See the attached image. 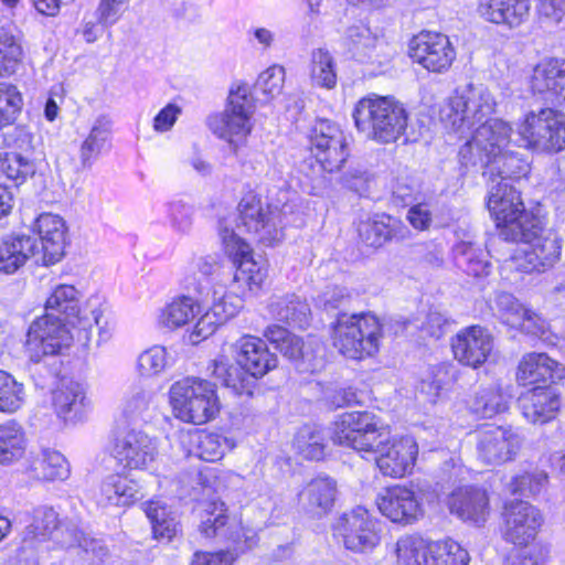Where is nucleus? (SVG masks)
I'll return each mask as SVG.
<instances>
[{
  "instance_id": "nucleus-5",
  "label": "nucleus",
  "mask_w": 565,
  "mask_h": 565,
  "mask_svg": "<svg viewBox=\"0 0 565 565\" xmlns=\"http://www.w3.org/2000/svg\"><path fill=\"white\" fill-rule=\"evenodd\" d=\"M168 396L173 417L184 424L205 425L214 420L222 409L216 383L199 376L175 381Z\"/></svg>"
},
{
  "instance_id": "nucleus-28",
  "label": "nucleus",
  "mask_w": 565,
  "mask_h": 565,
  "mask_svg": "<svg viewBox=\"0 0 565 565\" xmlns=\"http://www.w3.org/2000/svg\"><path fill=\"white\" fill-rule=\"evenodd\" d=\"M337 494V481L330 476L318 475L301 487L297 502L305 513L322 516L333 509Z\"/></svg>"
},
{
  "instance_id": "nucleus-12",
  "label": "nucleus",
  "mask_w": 565,
  "mask_h": 565,
  "mask_svg": "<svg viewBox=\"0 0 565 565\" xmlns=\"http://www.w3.org/2000/svg\"><path fill=\"white\" fill-rule=\"evenodd\" d=\"M159 321L171 331L194 322L189 332V341L194 345L213 335L218 328V323L204 306L195 298L185 295L173 297L161 310Z\"/></svg>"
},
{
  "instance_id": "nucleus-14",
  "label": "nucleus",
  "mask_w": 565,
  "mask_h": 565,
  "mask_svg": "<svg viewBox=\"0 0 565 565\" xmlns=\"http://www.w3.org/2000/svg\"><path fill=\"white\" fill-rule=\"evenodd\" d=\"M66 530L65 521L52 507H36L28 518L20 537L17 555L26 561L43 550L55 546Z\"/></svg>"
},
{
  "instance_id": "nucleus-9",
  "label": "nucleus",
  "mask_w": 565,
  "mask_h": 565,
  "mask_svg": "<svg viewBox=\"0 0 565 565\" xmlns=\"http://www.w3.org/2000/svg\"><path fill=\"white\" fill-rule=\"evenodd\" d=\"M306 150L311 167L321 173L341 171L350 158L349 142L340 125L327 119H317L307 135Z\"/></svg>"
},
{
  "instance_id": "nucleus-55",
  "label": "nucleus",
  "mask_w": 565,
  "mask_h": 565,
  "mask_svg": "<svg viewBox=\"0 0 565 565\" xmlns=\"http://www.w3.org/2000/svg\"><path fill=\"white\" fill-rule=\"evenodd\" d=\"M565 15V0H537L536 18L540 23L557 24Z\"/></svg>"
},
{
  "instance_id": "nucleus-13",
  "label": "nucleus",
  "mask_w": 565,
  "mask_h": 565,
  "mask_svg": "<svg viewBox=\"0 0 565 565\" xmlns=\"http://www.w3.org/2000/svg\"><path fill=\"white\" fill-rule=\"evenodd\" d=\"M332 533L345 550L367 554L381 544L382 524L366 509L356 507L338 518L332 525Z\"/></svg>"
},
{
  "instance_id": "nucleus-29",
  "label": "nucleus",
  "mask_w": 565,
  "mask_h": 565,
  "mask_svg": "<svg viewBox=\"0 0 565 565\" xmlns=\"http://www.w3.org/2000/svg\"><path fill=\"white\" fill-rule=\"evenodd\" d=\"M532 93L565 99V60L547 57L532 67Z\"/></svg>"
},
{
  "instance_id": "nucleus-46",
  "label": "nucleus",
  "mask_w": 565,
  "mask_h": 565,
  "mask_svg": "<svg viewBox=\"0 0 565 565\" xmlns=\"http://www.w3.org/2000/svg\"><path fill=\"white\" fill-rule=\"evenodd\" d=\"M25 403V388L11 373L0 370V413L14 414Z\"/></svg>"
},
{
  "instance_id": "nucleus-45",
  "label": "nucleus",
  "mask_w": 565,
  "mask_h": 565,
  "mask_svg": "<svg viewBox=\"0 0 565 565\" xmlns=\"http://www.w3.org/2000/svg\"><path fill=\"white\" fill-rule=\"evenodd\" d=\"M373 414L369 411H350L338 415L331 424L330 439L342 447Z\"/></svg>"
},
{
  "instance_id": "nucleus-56",
  "label": "nucleus",
  "mask_w": 565,
  "mask_h": 565,
  "mask_svg": "<svg viewBox=\"0 0 565 565\" xmlns=\"http://www.w3.org/2000/svg\"><path fill=\"white\" fill-rule=\"evenodd\" d=\"M128 0H99L96 9L97 21L103 26L115 24L127 6Z\"/></svg>"
},
{
  "instance_id": "nucleus-8",
  "label": "nucleus",
  "mask_w": 565,
  "mask_h": 565,
  "mask_svg": "<svg viewBox=\"0 0 565 565\" xmlns=\"http://www.w3.org/2000/svg\"><path fill=\"white\" fill-rule=\"evenodd\" d=\"M79 329L61 321L58 318L40 315L30 323L24 342L29 361L40 363L46 358L60 356L74 341L85 347L90 340L79 337Z\"/></svg>"
},
{
  "instance_id": "nucleus-11",
  "label": "nucleus",
  "mask_w": 565,
  "mask_h": 565,
  "mask_svg": "<svg viewBox=\"0 0 565 565\" xmlns=\"http://www.w3.org/2000/svg\"><path fill=\"white\" fill-rule=\"evenodd\" d=\"M218 236L223 253L234 268L233 281L250 292L260 291L268 276V267L256 260L250 243L228 226L221 227Z\"/></svg>"
},
{
  "instance_id": "nucleus-16",
  "label": "nucleus",
  "mask_w": 565,
  "mask_h": 565,
  "mask_svg": "<svg viewBox=\"0 0 565 565\" xmlns=\"http://www.w3.org/2000/svg\"><path fill=\"white\" fill-rule=\"evenodd\" d=\"M373 455L374 466L384 478L404 479L413 475L419 446L409 435H394L377 441Z\"/></svg>"
},
{
  "instance_id": "nucleus-63",
  "label": "nucleus",
  "mask_w": 565,
  "mask_h": 565,
  "mask_svg": "<svg viewBox=\"0 0 565 565\" xmlns=\"http://www.w3.org/2000/svg\"><path fill=\"white\" fill-rule=\"evenodd\" d=\"M100 132L99 128L94 127L83 141L81 147V158L83 162L90 160L98 152Z\"/></svg>"
},
{
  "instance_id": "nucleus-6",
  "label": "nucleus",
  "mask_w": 565,
  "mask_h": 565,
  "mask_svg": "<svg viewBox=\"0 0 565 565\" xmlns=\"http://www.w3.org/2000/svg\"><path fill=\"white\" fill-rule=\"evenodd\" d=\"M257 98L252 86L244 81L231 84L222 111L213 113L206 118L207 128L220 139L231 145L246 141L254 128V115Z\"/></svg>"
},
{
  "instance_id": "nucleus-51",
  "label": "nucleus",
  "mask_w": 565,
  "mask_h": 565,
  "mask_svg": "<svg viewBox=\"0 0 565 565\" xmlns=\"http://www.w3.org/2000/svg\"><path fill=\"white\" fill-rule=\"evenodd\" d=\"M35 465V470L46 481L63 480L68 475V465L65 457L55 450H44Z\"/></svg>"
},
{
  "instance_id": "nucleus-25",
  "label": "nucleus",
  "mask_w": 565,
  "mask_h": 565,
  "mask_svg": "<svg viewBox=\"0 0 565 565\" xmlns=\"http://www.w3.org/2000/svg\"><path fill=\"white\" fill-rule=\"evenodd\" d=\"M450 514L463 522L481 525L490 514L488 492L476 486H460L454 489L446 499Z\"/></svg>"
},
{
  "instance_id": "nucleus-21",
  "label": "nucleus",
  "mask_w": 565,
  "mask_h": 565,
  "mask_svg": "<svg viewBox=\"0 0 565 565\" xmlns=\"http://www.w3.org/2000/svg\"><path fill=\"white\" fill-rule=\"evenodd\" d=\"M476 434L478 458L487 465H503L521 450L522 439L510 426L483 424Z\"/></svg>"
},
{
  "instance_id": "nucleus-30",
  "label": "nucleus",
  "mask_w": 565,
  "mask_h": 565,
  "mask_svg": "<svg viewBox=\"0 0 565 565\" xmlns=\"http://www.w3.org/2000/svg\"><path fill=\"white\" fill-rule=\"evenodd\" d=\"M480 10L489 22L516 28L525 22L530 4L527 0H481Z\"/></svg>"
},
{
  "instance_id": "nucleus-19",
  "label": "nucleus",
  "mask_w": 565,
  "mask_h": 565,
  "mask_svg": "<svg viewBox=\"0 0 565 565\" xmlns=\"http://www.w3.org/2000/svg\"><path fill=\"white\" fill-rule=\"evenodd\" d=\"M198 532L207 541L223 540L231 544L247 545L246 529L232 514L228 505L220 498L200 503Z\"/></svg>"
},
{
  "instance_id": "nucleus-43",
  "label": "nucleus",
  "mask_w": 565,
  "mask_h": 565,
  "mask_svg": "<svg viewBox=\"0 0 565 565\" xmlns=\"http://www.w3.org/2000/svg\"><path fill=\"white\" fill-rule=\"evenodd\" d=\"M561 408L557 390L532 387V424H546L554 420Z\"/></svg>"
},
{
  "instance_id": "nucleus-33",
  "label": "nucleus",
  "mask_w": 565,
  "mask_h": 565,
  "mask_svg": "<svg viewBox=\"0 0 565 565\" xmlns=\"http://www.w3.org/2000/svg\"><path fill=\"white\" fill-rule=\"evenodd\" d=\"M189 436L196 456L206 462L222 460L226 451L233 448L231 440L220 429L196 428Z\"/></svg>"
},
{
  "instance_id": "nucleus-37",
  "label": "nucleus",
  "mask_w": 565,
  "mask_h": 565,
  "mask_svg": "<svg viewBox=\"0 0 565 565\" xmlns=\"http://www.w3.org/2000/svg\"><path fill=\"white\" fill-rule=\"evenodd\" d=\"M468 412L476 419H491L509 409L504 394L497 388H482L467 401Z\"/></svg>"
},
{
  "instance_id": "nucleus-44",
  "label": "nucleus",
  "mask_w": 565,
  "mask_h": 565,
  "mask_svg": "<svg viewBox=\"0 0 565 565\" xmlns=\"http://www.w3.org/2000/svg\"><path fill=\"white\" fill-rule=\"evenodd\" d=\"M22 45L11 30L0 26V77L15 74L22 62Z\"/></svg>"
},
{
  "instance_id": "nucleus-64",
  "label": "nucleus",
  "mask_w": 565,
  "mask_h": 565,
  "mask_svg": "<svg viewBox=\"0 0 565 565\" xmlns=\"http://www.w3.org/2000/svg\"><path fill=\"white\" fill-rule=\"evenodd\" d=\"M35 11L44 17H56L60 13L62 0H31Z\"/></svg>"
},
{
  "instance_id": "nucleus-7",
  "label": "nucleus",
  "mask_w": 565,
  "mask_h": 565,
  "mask_svg": "<svg viewBox=\"0 0 565 565\" xmlns=\"http://www.w3.org/2000/svg\"><path fill=\"white\" fill-rule=\"evenodd\" d=\"M43 313L78 328L79 337L85 340H90L95 326L98 327V342L108 341L115 330L113 322H102L100 313H87L82 306L79 291L71 284H60L52 289L44 301Z\"/></svg>"
},
{
  "instance_id": "nucleus-58",
  "label": "nucleus",
  "mask_w": 565,
  "mask_h": 565,
  "mask_svg": "<svg viewBox=\"0 0 565 565\" xmlns=\"http://www.w3.org/2000/svg\"><path fill=\"white\" fill-rule=\"evenodd\" d=\"M138 364L142 372L157 374L166 366L164 351L160 348H151L139 356Z\"/></svg>"
},
{
  "instance_id": "nucleus-59",
  "label": "nucleus",
  "mask_w": 565,
  "mask_h": 565,
  "mask_svg": "<svg viewBox=\"0 0 565 565\" xmlns=\"http://www.w3.org/2000/svg\"><path fill=\"white\" fill-rule=\"evenodd\" d=\"M406 220L414 230L427 231L431 225V211L426 203L414 204L408 209Z\"/></svg>"
},
{
  "instance_id": "nucleus-57",
  "label": "nucleus",
  "mask_w": 565,
  "mask_h": 565,
  "mask_svg": "<svg viewBox=\"0 0 565 565\" xmlns=\"http://www.w3.org/2000/svg\"><path fill=\"white\" fill-rule=\"evenodd\" d=\"M225 475L226 471L217 467L202 466L198 470V484L202 490L215 492L224 486Z\"/></svg>"
},
{
  "instance_id": "nucleus-18",
  "label": "nucleus",
  "mask_w": 565,
  "mask_h": 565,
  "mask_svg": "<svg viewBox=\"0 0 565 565\" xmlns=\"http://www.w3.org/2000/svg\"><path fill=\"white\" fill-rule=\"evenodd\" d=\"M502 537L513 545L503 565H530V504L521 499L508 500L502 511Z\"/></svg>"
},
{
  "instance_id": "nucleus-3",
  "label": "nucleus",
  "mask_w": 565,
  "mask_h": 565,
  "mask_svg": "<svg viewBox=\"0 0 565 565\" xmlns=\"http://www.w3.org/2000/svg\"><path fill=\"white\" fill-rule=\"evenodd\" d=\"M385 327L373 311L339 312L329 324L332 348L343 359L362 362L377 356Z\"/></svg>"
},
{
  "instance_id": "nucleus-50",
  "label": "nucleus",
  "mask_w": 565,
  "mask_h": 565,
  "mask_svg": "<svg viewBox=\"0 0 565 565\" xmlns=\"http://www.w3.org/2000/svg\"><path fill=\"white\" fill-rule=\"evenodd\" d=\"M0 173L17 185L34 173L31 161L15 152H6L0 157Z\"/></svg>"
},
{
  "instance_id": "nucleus-52",
  "label": "nucleus",
  "mask_w": 565,
  "mask_h": 565,
  "mask_svg": "<svg viewBox=\"0 0 565 565\" xmlns=\"http://www.w3.org/2000/svg\"><path fill=\"white\" fill-rule=\"evenodd\" d=\"M84 395L76 385H61L52 393V405L58 417H66L82 404Z\"/></svg>"
},
{
  "instance_id": "nucleus-24",
  "label": "nucleus",
  "mask_w": 565,
  "mask_h": 565,
  "mask_svg": "<svg viewBox=\"0 0 565 565\" xmlns=\"http://www.w3.org/2000/svg\"><path fill=\"white\" fill-rule=\"evenodd\" d=\"M532 150L542 153L565 150V113L554 108H543L536 116L532 113Z\"/></svg>"
},
{
  "instance_id": "nucleus-48",
  "label": "nucleus",
  "mask_w": 565,
  "mask_h": 565,
  "mask_svg": "<svg viewBox=\"0 0 565 565\" xmlns=\"http://www.w3.org/2000/svg\"><path fill=\"white\" fill-rule=\"evenodd\" d=\"M247 548L244 544H231L212 551L199 550L193 553L190 565H234Z\"/></svg>"
},
{
  "instance_id": "nucleus-40",
  "label": "nucleus",
  "mask_w": 565,
  "mask_h": 565,
  "mask_svg": "<svg viewBox=\"0 0 565 565\" xmlns=\"http://www.w3.org/2000/svg\"><path fill=\"white\" fill-rule=\"evenodd\" d=\"M430 542L418 534L399 537L395 545L396 565H426Z\"/></svg>"
},
{
  "instance_id": "nucleus-10",
  "label": "nucleus",
  "mask_w": 565,
  "mask_h": 565,
  "mask_svg": "<svg viewBox=\"0 0 565 565\" xmlns=\"http://www.w3.org/2000/svg\"><path fill=\"white\" fill-rule=\"evenodd\" d=\"M105 456L121 472L143 471L156 460L157 447L140 429L116 428L109 435Z\"/></svg>"
},
{
  "instance_id": "nucleus-27",
  "label": "nucleus",
  "mask_w": 565,
  "mask_h": 565,
  "mask_svg": "<svg viewBox=\"0 0 565 565\" xmlns=\"http://www.w3.org/2000/svg\"><path fill=\"white\" fill-rule=\"evenodd\" d=\"M546 213H532V271L545 273L559 260L562 242L557 234L546 227Z\"/></svg>"
},
{
  "instance_id": "nucleus-35",
  "label": "nucleus",
  "mask_w": 565,
  "mask_h": 565,
  "mask_svg": "<svg viewBox=\"0 0 565 565\" xmlns=\"http://www.w3.org/2000/svg\"><path fill=\"white\" fill-rule=\"evenodd\" d=\"M151 525L152 539L158 542H171L180 531V523L168 507L156 500H148L142 505Z\"/></svg>"
},
{
  "instance_id": "nucleus-47",
  "label": "nucleus",
  "mask_w": 565,
  "mask_h": 565,
  "mask_svg": "<svg viewBox=\"0 0 565 565\" xmlns=\"http://www.w3.org/2000/svg\"><path fill=\"white\" fill-rule=\"evenodd\" d=\"M24 100L17 85L0 82V129L15 124L22 114Z\"/></svg>"
},
{
  "instance_id": "nucleus-62",
  "label": "nucleus",
  "mask_w": 565,
  "mask_h": 565,
  "mask_svg": "<svg viewBox=\"0 0 565 565\" xmlns=\"http://www.w3.org/2000/svg\"><path fill=\"white\" fill-rule=\"evenodd\" d=\"M491 271V264L482 255H471L468 259L466 273L473 278H484Z\"/></svg>"
},
{
  "instance_id": "nucleus-22",
  "label": "nucleus",
  "mask_w": 565,
  "mask_h": 565,
  "mask_svg": "<svg viewBox=\"0 0 565 565\" xmlns=\"http://www.w3.org/2000/svg\"><path fill=\"white\" fill-rule=\"evenodd\" d=\"M376 507L383 516L403 526L412 525L424 516V509L415 490L406 484L385 487L376 498Z\"/></svg>"
},
{
  "instance_id": "nucleus-38",
  "label": "nucleus",
  "mask_w": 565,
  "mask_h": 565,
  "mask_svg": "<svg viewBox=\"0 0 565 565\" xmlns=\"http://www.w3.org/2000/svg\"><path fill=\"white\" fill-rule=\"evenodd\" d=\"M565 379V366L545 353H532V387L556 390Z\"/></svg>"
},
{
  "instance_id": "nucleus-1",
  "label": "nucleus",
  "mask_w": 565,
  "mask_h": 565,
  "mask_svg": "<svg viewBox=\"0 0 565 565\" xmlns=\"http://www.w3.org/2000/svg\"><path fill=\"white\" fill-rule=\"evenodd\" d=\"M447 119L456 130H470L480 125L477 134L486 138L481 146L488 157L487 164L491 174L500 180L487 195L486 205L495 224V228L505 241L527 242V233L523 221L526 218L525 204L521 192L508 180L520 178L523 160L508 151L511 128L497 119L486 120L482 105L478 99L465 95L450 97Z\"/></svg>"
},
{
  "instance_id": "nucleus-42",
  "label": "nucleus",
  "mask_w": 565,
  "mask_h": 565,
  "mask_svg": "<svg viewBox=\"0 0 565 565\" xmlns=\"http://www.w3.org/2000/svg\"><path fill=\"white\" fill-rule=\"evenodd\" d=\"M385 429H388V426L383 425L380 417L373 414L342 447L359 454H371L375 450L377 441L382 439Z\"/></svg>"
},
{
  "instance_id": "nucleus-26",
  "label": "nucleus",
  "mask_w": 565,
  "mask_h": 565,
  "mask_svg": "<svg viewBox=\"0 0 565 565\" xmlns=\"http://www.w3.org/2000/svg\"><path fill=\"white\" fill-rule=\"evenodd\" d=\"M32 233L41 243L42 262L53 265L62 259L66 247V224L64 220L52 213L40 214L32 224Z\"/></svg>"
},
{
  "instance_id": "nucleus-2",
  "label": "nucleus",
  "mask_w": 565,
  "mask_h": 565,
  "mask_svg": "<svg viewBox=\"0 0 565 565\" xmlns=\"http://www.w3.org/2000/svg\"><path fill=\"white\" fill-rule=\"evenodd\" d=\"M235 363L236 366L223 359L211 360L209 375L221 380L236 395L252 397L259 388V381L278 367L279 360L262 338L244 334L235 343Z\"/></svg>"
},
{
  "instance_id": "nucleus-61",
  "label": "nucleus",
  "mask_w": 565,
  "mask_h": 565,
  "mask_svg": "<svg viewBox=\"0 0 565 565\" xmlns=\"http://www.w3.org/2000/svg\"><path fill=\"white\" fill-rule=\"evenodd\" d=\"M182 109L174 103L167 104L153 118V129L158 132L170 130L175 124Z\"/></svg>"
},
{
  "instance_id": "nucleus-34",
  "label": "nucleus",
  "mask_w": 565,
  "mask_h": 565,
  "mask_svg": "<svg viewBox=\"0 0 565 565\" xmlns=\"http://www.w3.org/2000/svg\"><path fill=\"white\" fill-rule=\"evenodd\" d=\"M128 473L119 470L103 481L100 494L106 505L131 507L137 502L138 484Z\"/></svg>"
},
{
  "instance_id": "nucleus-15",
  "label": "nucleus",
  "mask_w": 565,
  "mask_h": 565,
  "mask_svg": "<svg viewBox=\"0 0 565 565\" xmlns=\"http://www.w3.org/2000/svg\"><path fill=\"white\" fill-rule=\"evenodd\" d=\"M411 62L427 73L445 74L457 60V50L450 38L439 31L420 30L407 41Z\"/></svg>"
},
{
  "instance_id": "nucleus-32",
  "label": "nucleus",
  "mask_w": 565,
  "mask_h": 565,
  "mask_svg": "<svg viewBox=\"0 0 565 565\" xmlns=\"http://www.w3.org/2000/svg\"><path fill=\"white\" fill-rule=\"evenodd\" d=\"M26 448V431L21 423L15 419L0 423V465L9 466L20 461Z\"/></svg>"
},
{
  "instance_id": "nucleus-31",
  "label": "nucleus",
  "mask_w": 565,
  "mask_h": 565,
  "mask_svg": "<svg viewBox=\"0 0 565 565\" xmlns=\"http://www.w3.org/2000/svg\"><path fill=\"white\" fill-rule=\"evenodd\" d=\"M291 446L302 460L322 461L327 457L328 438L323 428L305 424L297 429Z\"/></svg>"
},
{
  "instance_id": "nucleus-41",
  "label": "nucleus",
  "mask_w": 565,
  "mask_h": 565,
  "mask_svg": "<svg viewBox=\"0 0 565 565\" xmlns=\"http://www.w3.org/2000/svg\"><path fill=\"white\" fill-rule=\"evenodd\" d=\"M468 552L455 540L444 539L430 542L426 565H468Z\"/></svg>"
},
{
  "instance_id": "nucleus-36",
  "label": "nucleus",
  "mask_w": 565,
  "mask_h": 565,
  "mask_svg": "<svg viewBox=\"0 0 565 565\" xmlns=\"http://www.w3.org/2000/svg\"><path fill=\"white\" fill-rule=\"evenodd\" d=\"M34 255V242L26 235L10 237L0 244V271L14 274Z\"/></svg>"
},
{
  "instance_id": "nucleus-23",
  "label": "nucleus",
  "mask_w": 565,
  "mask_h": 565,
  "mask_svg": "<svg viewBox=\"0 0 565 565\" xmlns=\"http://www.w3.org/2000/svg\"><path fill=\"white\" fill-rule=\"evenodd\" d=\"M354 230L358 243L372 250H379L393 241L404 239L406 232L401 218L385 212L359 220Z\"/></svg>"
},
{
  "instance_id": "nucleus-17",
  "label": "nucleus",
  "mask_w": 565,
  "mask_h": 565,
  "mask_svg": "<svg viewBox=\"0 0 565 565\" xmlns=\"http://www.w3.org/2000/svg\"><path fill=\"white\" fill-rule=\"evenodd\" d=\"M237 226L256 238L258 244L275 245L281 236L270 204L263 201L255 190L246 191L236 206Z\"/></svg>"
},
{
  "instance_id": "nucleus-54",
  "label": "nucleus",
  "mask_w": 565,
  "mask_h": 565,
  "mask_svg": "<svg viewBox=\"0 0 565 565\" xmlns=\"http://www.w3.org/2000/svg\"><path fill=\"white\" fill-rule=\"evenodd\" d=\"M285 77V68L274 64L258 75L255 85L266 96V99L270 100L282 93Z\"/></svg>"
},
{
  "instance_id": "nucleus-39",
  "label": "nucleus",
  "mask_w": 565,
  "mask_h": 565,
  "mask_svg": "<svg viewBox=\"0 0 565 565\" xmlns=\"http://www.w3.org/2000/svg\"><path fill=\"white\" fill-rule=\"evenodd\" d=\"M264 338L284 356L298 360L303 355V340L287 328L273 323L266 327Z\"/></svg>"
},
{
  "instance_id": "nucleus-53",
  "label": "nucleus",
  "mask_w": 565,
  "mask_h": 565,
  "mask_svg": "<svg viewBox=\"0 0 565 565\" xmlns=\"http://www.w3.org/2000/svg\"><path fill=\"white\" fill-rule=\"evenodd\" d=\"M499 317L509 329L520 330L530 319V311L512 297L504 296L499 305Z\"/></svg>"
},
{
  "instance_id": "nucleus-60",
  "label": "nucleus",
  "mask_w": 565,
  "mask_h": 565,
  "mask_svg": "<svg viewBox=\"0 0 565 565\" xmlns=\"http://www.w3.org/2000/svg\"><path fill=\"white\" fill-rule=\"evenodd\" d=\"M536 339L547 347H555L558 337L553 330L547 320L542 316L532 313V340Z\"/></svg>"
},
{
  "instance_id": "nucleus-49",
  "label": "nucleus",
  "mask_w": 565,
  "mask_h": 565,
  "mask_svg": "<svg viewBox=\"0 0 565 565\" xmlns=\"http://www.w3.org/2000/svg\"><path fill=\"white\" fill-rule=\"evenodd\" d=\"M310 72L312 81L319 86L327 89L335 87L338 81L335 62L328 51L318 49L312 52Z\"/></svg>"
},
{
  "instance_id": "nucleus-4",
  "label": "nucleus",
  "mask_w": 565,
  "mask_h": 565,
  "mask_svg": "<svg viewBox=\"0 0 565 565\" xmlns=\"http://www.w3.org/2000/svg\"><path fill=\"white\" fill-rule=\"evenodd\" d=\"M352 118L356 130L380 145L394 143L406 135L409 113L404 103L393 95L370 93L353 106Z\"/></svg>"
},
{
  "instance_id": "nucleus-20",
  "label": "nucleus",
  "mask_w": 565,
  "mask_h": 565,
  "mask_svg": "<svg viewBox=\"0 0 565 565\" xmlns=\"http://www.w3.org/2000/svg\"><path fill=\"white\" fill-rule=\"evenodd\" d=\"M452 359L462 367L479 370L493 355L494 338L483 326L475 323L459 329L449 339Z\"/></svg>"
}]
</instances>
